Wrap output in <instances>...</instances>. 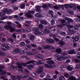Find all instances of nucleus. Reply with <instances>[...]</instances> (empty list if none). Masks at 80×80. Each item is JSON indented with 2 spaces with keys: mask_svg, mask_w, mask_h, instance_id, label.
Wrapping results in <instances>:
<instances>
[{
  "mask_svg": "<svg viewBox=\"0 0 80 80\" xmlns=\"http://www.w3.org/2000/svg\"><path fill=\"white\" fill-rule=\"evenodd\" d=\"M67 70L69 71H72L73 69L72 67H71L70 66H67Z\"/></svg>",
  "mask_w": 80,
  "mask_h": 80,
  "instance_id": "21",
  "label": "nucleus"
},
{
  "mask_svg": "<svg viewBox=\"0 0 80 80\" xmlns=\"http://www.w3.org/2000/svg\"><path fill=\"white\" fill-rule=\"evenodd\" d=\"M43 70V69L42 66H40L39 67V71H38V73H40L42 72Z\"/></svg>",
  "mask_w": 80,
  "mask_h": 80,
  "instance_id": "15",
  "label": "nucleus"
},
{
  "mask_svg": "<svg viewBox=\"0 0 80 80\" xmlns=\"http://www.w3.org/2000/svg\"><path fill=\"white\" fill-rule=\"evenodd\" d=\"M20 44L22 46H24L25 45V43L24 42H20Z\"/></svg>",
  "mask_w": 80,
  "mask_h": 80,
  "instance_id": "51",
  "label": "nucleus"
},
{
  "mask_svg": "<svg viewBox=\"0 0 80 80\" xmlns=\"http://www.w3.org/2000/svg\"><path fill=\"white\" fill-rule=\"evenodd\" d=\"M36 62V61H30L28 62H27L26 63H21L20 64L22 66V67H25L27 66V64H30L33 63H35Z\"/></svg>",
  "mask_w": 80,
  "mask_h": 80,
  "instance_id": "1",
  "label": "nucleus"
},
{
  "mask_svg": "<svg viewBox=\"0 0 80 80\" xmlns=\"http://www.w3.org/2000/svg\"><path fill=\"white\" fill-rule=\"evenodd\" d=\"M74 61L76 63H80V60L79 59H76L74 60Z\"/></svg>",
  "mask_w": 80,
  "mask_h": 80,
  "instance_id": "50",
  "label": "nucleus"
},
{
  "mask_svg": "<svg viewBox=\"0 0 80 80\" xmlns=\"http://www.w3.org/2000/svg\"><path fill=\"white\" fill-rule=\"evenodd\" d=\"M41 7L40 6H39V5H37V6H36L35 7V9L36 10V11L37 12H40L41 11Z\"/></svg>",
  "mask_w": 80,
  "mask_h": 80,
  "instance_id": "9",
  "label": "nucleus"
},
{
  "mask_svg": "<svg viewBox=\"0 0 80 80\" xmlns=\"http://www.w3.org/2000/svg\"><path fill=\"white\" fill-rule=\"evenodd\" d=\"M31 14L29 13L28 12L25 14V15L28 18H30L33 17V16L30 14Z\"/></svg>",
  "mask_w": 80,
  "mask_h": 80,
  "instance_id": "11",
  "label": "nucleus"
},
{
  "mask_svg": "<svg viewBox=\"0 0 80 80\" xmlns=\"http://www.w3.org/2000/svg\"><path fill=\"white\" fill-rule=\"evenodd\" d=\"M74 33V30H70L68 32L69 34L70 35H73Z\"/></svg>",
  "mask_w": 80,
  "mask_h": 80,
  "instance_id": "24",
  "label": "nucleus"
},
{
  "mask_svg": "<svg viewBox=\"0 0 80 80\" xmlns=\"http://www.w3.org/2000/svg\"><path fill=\"white\" fill-rule=\"evenodd\" d=\"M76 68L78 69H80V64H78L77 65V66H76Z\"/></svg>",
  "mask_w": 80,
  "mask_h": 80,
  "instance_id": "56",
  "label": "nucleus"
},
{
  "mask_svg": "<svg viewBox=\"0 0 80 80\" xmlns=\"http://www.w3.org/2000/svg\"><path fill=\"white\" fill-rule=\"evenodd\" d=\"M45 76V73H43L41 74V78H43Z\"/></svg>",
  "mask_w": 80,
  "mask_h": 80,
  "instance_id": "60",
  "label": "nucleus"
},
{
  "mask_svg": "<svg viewBox=\"0 0 80 80\" xmlns=\"http://www.w3.org/2000/svg\"><path fill=\"white\" fill-rule=\"evenodd\" d=\"M5 13L4 12H1L0 13V16L1 17L2 16H3L4 15Z\"/></svg>",
  "mask_w": 80,
  "mask_h": 80,
  "instance_id": "62",
  "label": "nucleus"
},
{
  "mask_svg": "<svg viewBox=\"0 0 80 80\" xmlns=\"http://www.w3.org/2000/svg\"><path fill=\"white\" fill-rule=\"evenodd\" d=\"M31 47H32L31 46L29 45H28L26 46L25 48L26 49L28 50L30 49L31 48Z\"/></svg>",
  "mask_w": 80,
  "mask_h": 80,
  "instance_id": "33",
  "label": "nucleus"
},
{
  "mask_svg": "<svg viewBox=\"0 0 80 80\" xmlns=\"http://www.w3.org/2000/svg\"><path fill=\"white\" fill-rule=\"evenodd\" d=\"M79 50L78 51L76 52L78 55H80V48H79L78 49Z\"/></svg>",
  "mask_w": 80,
  "mask_h": 80,
  "instance_id": "63",
  "label": "nucleus"
},
{
  "mask_svg": "<svg viewBox=\"0 0 80 80\" xmlns=\"http://www.w3.org/2000/svg\"><path fill=\"white\" fill-rule=\"evenodd\" d=\"M61 35L62 36H64L66 35V33L65 32H62L61 33Z\"/></svg>",
  "mask_w": 80,
  "mask_h": 80,
  "instance_id": "48",
  "label": "nucleus"
},
{
  "mask_svg": "<svg viewBox=\"0 0 80 80\" xmlns=\"http://www.w3.org/2000/svg\"><path fill=\"white\" fill-rule=\"evenodd\" d=\"M55 24V20H52L51 21V24L52 25H53Z\"/></svg>",
  "mask_w": 80,
  "mask_h": 80,
  "instance_id": "41",
  "label": "nucleus"
},
{
  "mask_svg": "<svg viewBox=\"0 0 80 80\" xmlns=\"http://www.w3.org/2000/svg\"><path fill=\"white\" fill-rule=\"evenodd\" d=\"M76 78L74 77H70L69 78L68 80H76Z\"/></svg>",
  "mask_w": 80,
  "mask_h": 80,
  "instance_id": "27",
  "label": "nucleus"
},
{
  "mask_svg": "<svg viewBox=\"0 0 80 80\" xmlns=\"http://www.w3.org/2000/svg\"><path fill=\"white\" fill-rule=\"evenodd\" d=\"M15 31H16L15 29L12 28H10V31L11 32H15Z\"/></svg>",
  "mask_w": 80,
  "mask_h": 80,
  "instance_id": "39",
  "label": "nucleus"
},
{
  "mask_svg": "<svg viewBox=\"0 0 80 80\" xmlns=\"http://www.w3.org/2000/svg\"><path fill=\"white\" fill-rule=\"evenodd\" d=\"M60 21H61V23L62 24L66 22V21L64 19H60Z\"/></svg>",
  "mask_w": 80,
  "mask_h": 80,
  "instance_id": "46",
  "label": "nucleus"
},
{
  "mask_svg": "<svg viewBox=\"0 0 80 80\" xmlns=\"http://www.w3.org/2000/svg\"><path fill=\"white\" fill-rule=\"evenodd\" d=\"M42 8L44 9L47 8H48V4H45L42 5Z\"/></svg>",
  "mask_w": 80,
  "mask_h": 80,
  "instance_id": "40",
  "label": "nucleus"
},
{
  "mask_svg": "<svg viewBox=\"0 0 80 80\" xmlns=\"http://www.w3.org/2000/svg\"><path fill=\"white\" fill-rule=\"evenodd\" d=\"M11 78L13 79V80H17V78L13 75H12L11 77Z\"/></svg>",
  "mask_w": 80,
  "mask_h": 80,
  "instance_id": "44",
  "label": "nucleus"
},
{
  "mask_svg": "<svg viewBox=\"0 0 80 80\" xmlns=\"http://www.w3.org/2000/svg\"><path fill=\"white\" fill-rule=\"evenodd\" d=\"M64 76L66 78H68L69 77V75L68 73H66L64 75Z\"/></svg>",
  "mask_w": 80,
  "mask_h": 80,
  "instance_id": "49",
  "label": "nucleus"
},
{
  "mask_svg": "<svg viewBox=\"0 0 80 80\" xmlns=\"http://www.w3.org/2000/svg\"><path fill=\"white\" fill-rule=\"evenodd\" d=\"M25 42L26 43H29L30 42V41L29 39H27L25 40Z\"/></svg>",
  "mask_w": 80,
  "mask_h": 80,
  "instance_id": "38",
  "label": "nucleus"
},
{
  "mask_svg": "<svg viewBox=\"0 0 80 80\" xmlns=\"http://www.w3.org/2000/svg\"><path fill=\"white\" fill-rule=\"evenodd\" d=\"M9 41H10L12 43H13L14 42V41L13 39L12 38H10L9 39Z\"/></svg>",
  "mask_w": 80,
  "mask_h": 80,
  "instance_id": "59",
  "label": "nucleus"
},
{
  "mask_svg": "<svg viewBox=\"0 0 80 80\" xmlns=\"http://www.w3.org/2000/svg\"><path fill=\"white\" fill-rule=\"evenodd\" d=\"M46 41V42L48 43H53L54 42V41L53 39L51 38L47 39Z\"/></svg>",
  "mask_w": 80,
  "mask_h": 80,
  "instance_id": "7",
  "label": "nucleus"
},
{
  "mask_svg": "<svg viewBox=\"0 0 80 80\" xmlns=\"http://www.w3.org/2000/svg\"><path fill=\"white\" fill-rule=\"evenodd\" d=\"M17 65L18 66H17V68H19V69L22 68V67H23V66L22 65L21 63L18 62L17 63Z\"/></svg>",
  "mask_w": 80,
  "mask_h": 80,
  "instance_id": "20",
  "label": "nucleus"
},
{
  "mask_svg": "<svg viewBox=\"0 0 80 80\" xmlns=\"http://www.w3.org/2000/svg\"><path fill=\"white\" fill-rule=\"evenodd\" d=\"M60 80H64L65 79V78L63 76H61L59 78Z\"/></svg>",
  "mask_w": 80,
  "mask_h": 80,
  "instance_id": "37",
  "label": "nucleus"
},
{
  "mask_svg": "<svg viewBox=\"0 0 80 80\" xmlns=\"http://www.w3.org/2000/svg\"><path fill=\"white\" fill-rule=\"evenodd\" d=\"M50 32V31L47 29H45L44 31V34L45 35L49 33Z\"/></svg>",
  "mask_w": 80,
  "mask_h": 80,
  "instance_id": "17",
  "label": "nucleus"
},
{
  "mask_svg": "<svg viewBox=\"0 0 80 80\" xmlns=\"http://www.w3.org/2000/svg\"><path fill=\"white\" fill-rule=\"evenodd\" d=\"M25 7V4H22L20 6V8L21 9H24Z\"/></svg>",
  "mask_w": 80,
  "mask_h": 80,
  "instance_id": "34",
  "label": "nucleus"
},
{
  "mask_svg": "<svg viewBox=\"0 0 80 80\" xmlns=\"http://www.w3.org/2000/svg\"><path fill=\"white\" fill-rule=\"evenodd\" d=\"M2 49L4 51H6L8 50L9 48V47L7 44H2Z\"/></svg>",
  "mask_w": 80,
  "mask_h": 80,
  "instance_id": "3",
  "label": "nucleus"
},
{
  "mask_svg": "<svg viewBox=\"0 0 80 80\" xmlns=\"http://www.w3.org/2000/svg\"><path fill=\"white\" fill-rule=\"evenodd\" d=\"M64 25H65V24H61V25H58V26L60 27V28H62L63 27V26H64Z\"/></svg>",
  "mask_w": 80,
  "mask_h": 80,
  "instance_id": "52",
  "label": "nucleus"
},
{
  "mask_svg": "<svg viewBox=\"0 0 80 80\" xmlns=\"http://www.w3.org/2000/svg\"><path fill=\"white\" fill-rule=\"evenodd\" d=\"M63 8V5L59 6L58 7H57V6L54 7V8L56 9H60L61 8Z\"/></svg>",
  "mask_w": 80,
  "mask_h": 80,
  "instance_id": "18",
  "label": "nucleus"
},
{
  "mask_svg": "<svg viewBox=\"0 0 80 80\" xmlns=\"http://www.w3.org/2000/svg\"><path fill=\"white\" fill-rule=\"evenodd\" d=\"M20 51V49H19V48H17L15 50L13 51V52L14 53H18Z\"/></svg>",
  "mask_w": 80,
  "mask_h": 80,
  "instance_id": "28",
  "label": "nucleus"
},
{
  "mask_svg": "<svg viewBox=\"0 0 80 80\" xmlns=\"http://www.w3.org/2000/svg\"><path fill=\"white\" fill-rule=\"evenodd\" d=\"M8 9L7 8H5L4 9V10L3 11V12L4 13H6L7 12H8Z\"/></svg>",
  "mask_w": 80,
  "mask_h": 80,
  "instance_id": "53",
  "label": "nucleus"
},
{
  "mask_svg": "<svg viewBox=\"0 0 80 80\" xmlns=\"http://www.w3.org/2000/svg\"><path fill=\"white\" fill-rule=\"evenodd\" d=\"M38 27H39V28H41V29H43V25H42V24H40L39 25Z\"/></svg>",
  "mask_w": 80,
  "mask_h": 80,
  "instance_id": "55",
  "label": "nucleus"
},
{
  "mask_svg": "<svg viewBox=\"0 0 80 80\" xmlns=\"http://www.w3.org/2000/svg\"><path fill=\"white\" fill-rule=\"evenodd\" d=\"M51 46L49 45H47L46 46L44 47L43 48L44 49H49L50 48Z\"/></svg>",
  "mask_w": 80,
  "mask_h": 80,
  "instance_id": "42",
  "label": "nucleus"
},
{
  "mask_svg": "<svg viewBox=\"0 0 80 80\" xmlns=\"http://www.w3.org/2000/svg\"><path fill=\"white\" fill-rule=\"evenodd\" d=\"M7 74V72L5 71L0 69V75L5 76Z\"/></svg>",
  "mask_w": 80,
  "mask_h": 80,
  "instance_id": "8",
  "label": "nucleus"
},
{
  "mask_svg": "<svg viewBox=\"0 0 80 80\" xmlns=\"http://www.w3.org/2000/svg\"><path fill=\"white\" fill-rule=\"evenodd\" d=\"M48 63L49 65H50L51 64H53L54 63V61L52 60H51L48 61Z\"/></svg>",
  "mask_w": 80,
  "mask_h": 80,
  "instance_id": "31",
  "label": "nucleus"
},
{
  "mask_svg": "<svg viewBox=\"0 0 80 80\" xmlns=\"http://www.w3.org/2000/svg\"><path fill=\"white\" fill-rule=\"evenodd\" d=\"M35 12V11L34 10H32V11H30V10H29L28 11V12L29 14H33Z\"/></svg>",
  "mask_w": 80,
  "mask_h": 80,
  "instance_id": "45",
  "label": "nucleus"
},
{
  "mask_svg": "<svg viewBox=\"0 0 80 80\" xmlns=\"http://www.w3.org/2000/svg\"><path fill=\"white\" fill-rule=\"evenodd\" d=\"M65 59V58L63 56H61L57 58V60L58 61H62L63 60Z\"/></svg>",
  "mask_w": 80,
  "mask_h": 80,
  "instance_id": "16",
  "label": "nucleus"
},
{
  "mask_svg": "<svg viewBox=\"0 0 80 80\" xmlns=\"http://www.w3.org/2000/svg\"><path fill=\"white\" fill-rule=\"evenodd\" d=\"M68 12H69L70 15H73L74 13V12L71 10H68Z\"/></svg>",
  "mask_w": 80,
  "mask_h": 80,
  "instance_id": "36",
  "label": "nucleus"
},
{
  "mask_svg": "<svg viewBox=\"0 0 80 80\" xmlns=\"http://www.w3.org/2000/svg\"><path fill=\"white\" fill-rule=\"evenodd\" d=\"M25 30L23 29H18L16 30V32H25Z\"/></svg>",
  "mask_w": 80,
  "mask_h": 80,
  "instance_id": "13",
  "label": "nucleus"
},
{
  "mask_svg": "<svg viewBox=\"0 0 80 80\" xmlns=\"http://www.w3.org/2000/svg\"><path fill=\"white\" fill-rule=\"evenodd\" d=\"M5 53L2 52V51H0V55L4 56L5 55Z\"/></svg>",
  "mask_w": 80,
  "mask_h": 80,
  "instance_id": "47",
  "label": "nucleus"
},
{
  "mask_svg": "<svg viewBox=\"0 0 80 80\" xmlns=\"http://www.w3.org/2000/svg\"><path fill=\"white\" fill-rule=\"evenodd\" d=\"M68 53L70 54H75V50L74 49H71L70 51L68 52Z\"/></svg>",
  "mask_w": 80,
  "mask_h": 80,
  "instance_id": "14",
  "label": "nucleus"
},
{
  "mask_svg": "<svg viewBox=\"0 0 80 80\" xmlns=\"http://www.w3.org/2000/svg\"><path fill=\"white\" fill-rule=\"evenodd\" d=\"M45 60H41L38 62V65H41L44 63Z\"/></svg>",
  "mask_w": 80,
  "mask_h": 80,
  "instance_id": "23",
  "label": "nucleus"
},
{
  "mask_svg": "<svg viewBox=\"0 0 80 80\" xmlns=\"http://www.w3.org/2000/svg\"><path fill=\"white\" fill-rule=\"evenodd\" d=\"M29 76V75L27 73L25 74V75L22 76V78H27Z\"/></svg>",
  "mask_w": 80,
  "mask_h": 80,
  "instance_id": "30",
  "label": "nucleus"
},
{
  "mask_svg": "<svg viewBox=\"0 0 80 80\" xmlns=\"http://www.w3.org/2000/svg\"><path fill=\"white\" fill-rule=\"evenodd\" d=\"M27 51L26 50H22L20 52V54L21 55L25 53Z\"/></svg>",
  "mask_w": 80,
  "mask_h": 80,
  "instance_id": "25",
  "label": "nucleus"
},
{
  "mask_svg": "<svg viewBox=\"0 0 80 80\" xmlns=\"http://www.w3.org/2000/svg\"><path fill=\"white\" fill-rule=\"evenodd\" d=\"M11 28V26L9 25H6L4 26V29L7 30H10Z\"/></svg>",
  "mask_w": 80,
  "mask_h": 80,
  "instance_id": "12",
  "label": "nucleus"
},
{
  "mask_svg": "<svg viewBox=\"0 0 80 80\" xmlns=\"http://www.w3.org/2000/svg\"><path fill=\"white\" fill-rule=\"evenodd\" d=\"M41 54H38L36 56V57L37 58L42 59L43 58Z\"/></svg>",
  "mask_w": 80,
  "mask_h": 80,
  "instance_id": "26",
  "label": "nucleus"
},
{
  "mask_svg": "<svg viewBox=\"0 0 80 80\" xmlns=\"http://www.w3.org/2000/svg\"><path fill=\"white\" fill-rule=\"evenodd\" d=\"M58 44L60 45L61 46H63L65 44V42L63 41H59L58 42Z\"/></svg>",
  "mask_w": 80,
  "mask_h": 80,
  "instance_id": "22",
  "label": "nucleus"
},
{
  "mask_svg": "<svg viewBox=\"0 0 80 80\" xmlns=\"http://www.w3.org/2000/svg\"><path fill=\"white\" fill-rule=\"evenodd\" d=\"M6 38H3L2 39V42H6Z\"/></svg>",
  "mask_w": 80,
  "mask_h": 80,
  "instance_id": "58",
  "label": "nucleus"
},
{
  "mask_svg": "<svg viewBox=\"0 0 80 80\" xmlns=\"http://www.w3.org/2000/svg\"><path fill=\"white\" fill-rule=\"evenodd\" d=\"M35 38V36L34 35H31V37L30 38V39L31 40L33 41Z\"/></svg>",
  "mask_w": 80,
  "mask_h": 80,
  "instance_id": "32",
  "label": "nucleus"
},
{
  "mask_svg": "<svg viewBox=\"0 0 80 80\" xmlns=\"http://www.w3.org/2000/svg\"><path fill=\"white\" fill-rule=\"evenodd\" d=\"M40 23L42 25H46L47 24V22L45 21L42 20L40 21Z\"/></svg>",
  "mask_w": 80,
  "mask_h": 80,
  "instance_id": "19",
  "label": "nucleus"
},
{
  "mask_svg": "<svg viewBox=\"0 0 80 80\" xmlns=\"http://www.w3.org/2000/svg\"><path fill=\"white\" fill-rule=\"evenodd\" d=\"M14 64V63L13 62H11V64L10 65V66L12 67V68L15 69V70H16L18 68L17 67L13 65V64Z\"/></svg>",
  "mask_w": 80,
  "mask_h": 80,
  "instance_id": "10",
  "label": "nucleus"
},
{
  "mask_svg": "<svg viewBox=\"0 0 80 80\" xmlns=\"http://www.w3.org/2000/svg\"><path fill=\"white\" fill-rule=\"evenodd\" d=\"M66 53L65 52H64L61 53V55L62 56H64L66 55Z\"/></svg>",
  "mask_w": 80,
  "mask_h": 80,
  "instance_id": "64",
  "label": "nucleus"
},
{
  "mask_svg": "<svg viewBox=\"0 0 80 80\" xmlns=\"http://www.w3.org/2000/svg\"><path fill=\"white\" fill-rule=\"evenodd\" d=\"M35 15L38 19H42L43 18V16H42V14L39 12L37 13Z\"/></svg>",
  "mask_w": 80,
  "mask_h": 80,
  "instance_id": "4",
  "label": "nucleus"
},
{
  "mask_svg": "<svg viewBox=\"0 0 80 80\" xmlns=\"http://www.w3.org/2000/svg\"><path fill=\"white\" fill-rule=\"evenodd\" d=\"M13 8L14 10H18L19 9V8L18 7H14Z\"/></svg>",
  "mask_w": 80,
  "mask_h": 80,
  "instance_id": "61",
  "label": "nucleus"
},
{
  "mask_svg": "<svg viewBox=\"0 0 80 80\" xmlns=\"http://www.w3.org/2000/svg\"><path fill=\"white\" fill-rule=\"evenodd\" d=\"M26 54L28 55H33V53L32 52H27Z\"/></svg>",
  "mask_w": 80,
  "mask_h": 80,
  "instance_id": "43",
  "label": "nucleus"
},
{
  "mask_svg": "<svg viewBox=\"0 0 80 80\" xmlns=\"http://www.w3.org/2000/svg\"><path fill=\"white\" fill-rule=\"evenodd\" d=\"M75 6L74 4H70L68 5V7L70 8H72L75 7Z\"/></svg>",
  "mask_w": 80,
  "mask_h": 80,
  "instance_id": "29",
  "label": "nucleus"
},
{
  "mask_svg": "<svg viewBox=\"0 0 80 80\" xmlns=\"http://www.w3.org/2000/svg\"><path fill=\"white\" fill-rule=\"evenodd\" d=\"M31 76L33 77H35L37 76V74L35 72H33V73L32 74Z\"/></svg>",
  "mask_w": 80,
  "mask_h": 80,
  "instance_id": "54",
  "label": "nucleus"
},
{
  "mask_svg": "<svg viewBox=\"0 0 80 80\" xmlns=\"http://www.w3.org/2000/svg\"><path fill=\"white\" fill-rule=\"evenodd\" d=\"M50 50L52 52H54L55 48L54 47H52V48H50Z\"/></svg>",
  "mask_w": 80,
  "mask_h": 80,
  "instance_id": "57",
  "label": "nucleus"
},
{
  "mask_svg": "<svg viewBox=\"0 0 80 80\" xmlns=\"http://www.w3.org/2000/svg\"><path fill=\"white\" fill-rule=\"evenodd\" d=\"M72 38L73 39V41L74 42H78L79 39V37L78 36H76L75 37L74 36H72Z\"/></svg>",
  "mask_w": 80,
  "mask_h": 80,
  "instance_id": "5",
  "label": "nucleus"
},
{
  "mask_svg": "<svg viewBox=\"0 0 80 80\" xmlns=\"http://www.w3.org/2000/svg\"><path fill=\"white\" fill-rule=\"evenodd\" d=\"M33 31H35V34L36 35H40L41 33V32L39 31V28L38 27L34 28L33 29Z\"/></svg>",
  "mask_w": 80,
  "mask_h": 80,
  "instance_id": "2",
  "label": "nucleus"
},
{
  "mask_svg": "<svg viewBox=\"0 0 80 80\" xmlns=\"http://www.w3.org/2000/svg\"><path fill=\"white\" fill-rule=\"evenodd\" d=\"M73 22V20L71 18H69L68 21L66 22L65 23L66 25H70V23H72Z\"/></svg>",
  "mask_w": 80,
  "mask_h": 80,
  "instance_id": "6",
  "label": "nucleus"
},
{
  "mask_svg": "<svg viewBox=\"0 0 80 80\" xmlns=\"http://www.w3.org/2000/svg\"><path fill=\"white\" fill-rule=\"evenodd\" d=\"M61 52H62V49H61V48H58L56 50V52H58L60 53H61Z\"/></svg>",
  "mask_w": 80,
  "mask_h": 80,
  "instance_id": "35",
  "label": "nucleus"
}]
</instances>
